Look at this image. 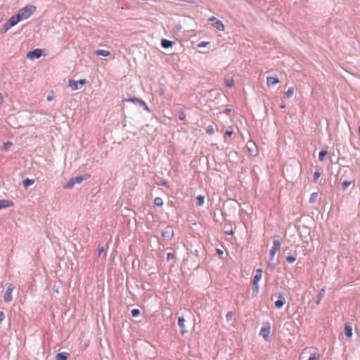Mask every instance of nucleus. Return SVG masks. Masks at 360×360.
Instances as JSON below:
<instances>
[{"mask_svg":"<svg viewBox=\"0 0 360 360\" xmlns=\"http://www.w3.org/2000/svg\"><path fill=\"white\" fill-rule=\"evenodd\" d=\"M36 11V7L33 5H28L21 8L18 12V15L21 20L29 18Z\"/></svg>","mask_w":360,"mask_h":360,"instance_id":"obj_1","label":"nucleus"},{"mask_svg":"<svg viewBox=\"0 0 360 360\" xmlns=\"http://www.w3.org/2000/svg\"><path fill=\"white\" fill-rule=\"evenodd\" d=\"M20 21H21L20 17L18 16V13L16 15H12L10 19L4 24V31L6 32L8 30H9L11 27L15 25L17 23H18Z\"/></svg>","mask_w":360,"mask_h":360,"instance_id":"obj_2","label":"nucleus"},{"mask_svg":"<svg viewBox=\"0 0 360 360\" xmlns=\"http://www.w3.org/2000/svg\"><path fill=\"white\" fill-rule=\"evenodd\" d=\"M271 330V325L269 322L264 323V326L262 327L259 335L263 337V338L267 341L269 339Z\"/></svg>","mask_w":360,"mask_h":360,"instance_id":"obj_3","label":"nucleus"},{"mask_svg":"<svg viewBox=\"0 0 360 360\" xmlns=\"http://www.w3.org/2000/svg\"><path fill=\"white\" fill-rule=\"evenodd\" d=\"M281 247V242L279 240L274 239L273 241V246L271 247L270 250V258L269 260L272 261L274 259V255L276 252L280 250Z\"/></svg>","mask_w":360,"mask_h":360,"instance_id":"obj_4","label":"nucleus"},{"mask_svg":"<svg viewBox=\"0 0 360 360\" xmlns=\"http://www.w3.org/2000/svg\"><path fill=\"white\" fill-rule=\"evenodd\" d=\"M162 236L166 240H169L174 236V230L172 226H167L165 227V230L162 231Z\"/></svg>","mask_w":360,"mask_h":360,"instance_id":"obj_5","label":"nucleus"},{"mask_svg":"<svg viewBox=\"0 0 360 360\" xmlns=\"http://www.w3.org/2000/svg\"><path fill=\"white\" fill-rule=\"evenodd\" d=\"M14 286L13 284H10L7 289L6 290L5 292H4V302H9L12 300L13 299V297H12V292L14 290Z\"/></svg>","mask_w":360,"mask_h":360,"instance_id":"obj_6","label":"nucleus"},{"mask_svg":"<svg viewBox=\"0 0 360 360\" xmlns=\"http://www.w3.org/2000/svg\"><path fill=\"white\" fill-rule=\"evenodd\" d=\"M86 84V79H82L79 81H75L74 79H70L68 82V85L71 88L72 91H75L79 89L78 84L83 86Z\"/></svg>","mask_w":360,"mask_h":360,"instance_id":"obj_7","label":"nucleus"},{"mask_svg":"<svg viewBox=\"0 0 360 360\" xmlns=\"http://www.w3.org/2000/svg\"><path fill=\"white\" fill-rule=\"evenodd\" d=\"M209 20L212 22V25L213 27H214L217 30L222 31L224 30V25L222 23V22L219 20H218L215 17H211Z\"/></svg>","mask_w":360,"mask_h":360,"instance_id":"obj_8","label":"nucleus"},{"mask_svg":"<svg viewBox=\"0 0 360 360\" xmlns=\"http://www.w3.org/2000/svg\"><path fill=\"white\" fill-rule=\"evenodd\" d=\"M274 296L276 297H278V300L275 302V307L277 308V309H281L283 307V305L285 304V297L283 296V295L280 292L278 293H276L274 295Z\"/></svg>","mask_w":360,"mask_h":360,"instance_id":"obj_9","label":"nucleus"},{"mask_svg":"<svg viewBox=\"0 0 360 360\" xmlns=\"http://www.w3.org/2000/svg\"><path fill=\"white\" fill-rule=\"evenodd\" d=\"M247 148H248V150L250 154L252 156L255 157L257 155V147L254 142L248 141L247 143Z\"/></svg>","mask_w":360,"mask_h":360,"instance_id":"obj_10","label":"nucleus"},{"mask_svg":"<svg viewBox=\"0 0 360 360\" xmlns=\"http://www.w3.org/2000/svg\"><path fill=\"white\" fill-rule=\"evenodd\" d=\"M41 55V51L40 49H35L30 51L27 54V57L31 60L39 58Z\"/></svg>","mask_w":360,"mask_h":360,"instance_id":"obj_11","label":"nucleus"},{"mask_svg":"<svg viewBox=\"0 0 360 360\" xmlns=\"http://www.w3.org/2000/svg\"><path fill=\"white\" fill-rule=\"evenodd\" d=\"M262 276V270L261 269H257L256 274L254 275L253 278L252 280V283L253 285H256L258 284V282L261 280Z\"/></svg>","mask_w":360,"mask_h":360,"instance_id":"obj_12","label":"nucleus"},{"mask_svg":"<svg viewBox=\"0 0 360 360\" xmlns=\"http://www.w3.org/2000/svg\"><path fill=\"white\" fill-rule=\"evenodd\" d=\"M344 333L347 338H351L352 337L353 333H352V327L351 323H345V328H344Z\"/></svg>","mask_w":360,"mask_h":360,"instance_id":"obj_13","label":"nucleus"},{"mask_svg":"<svg viewBox=\"0 0 360 360\" xmlns=\"http://www.w3.org/2000/svg\"><path fill=\"white\" fill-rule=\"evenodd\" d=\"M175 44V41H170V40H168L167 39H165V38H162L161 39V46L163 48V49H169V48H171L174 44Z\"/></svg>","mask_w":360,"mask_h":360,"instance_id":"obj_14","label":"nucleus"},{"mask_svg":"<svg viewBox=\"0 0 360 360\" xmlns=\"http://www.w3.org/2000/svg\"><path fill=\"white\" fill-rule=\"evenodd\" d=\"M13 206V202L9 200H0V210L8 208Z\"/></svg>","mask_w":360,"mask_h":360,"instance_id":"obj_15","label":"nucleus"},{"mask_svg":"<svg viewBox=\"0 0 360 360\" xmlns=\"http://www.w3.org/2000/svg\"><path fill=\"white\" fill-rule=\"evenodd\" d=\"M278 83H279V79L277 77H267L268 86H272Z\"/></svg>","mask_w":360,"mask_h":360,"instance_id":"obj_16","label":"nucleus"},{"mask_svg":"<svg viewBox=\"0 0 360 360\" xmlns=\"http://www.w3.org/2000/svg\"><path fill=\"white\" fill-rule=\"evenodd\" d=\"M185 322H186V320H185V319L183 316L179 317V319H178V325H179V326L181 329V333L182 334H184V333L186 332Z\"/></svg>","mask_w":360,"mask_h":360,"instance_id":"obj_17","label":"nucleus"},{"mask_svg":"<svg viewBox=\"0 0 360 360\" xmlns=\"http://www.w3.org/2000/svg\"><path fill=\"white\" fill-rule=\"evenodd\" d=\"M90 177V175L88 174H84V176H78L76 177H73L72 179L75 182V184H79L83 180H86Z\"/></svg>","mask_w":360,"mask_h":360,"instance_id":"obj_18","label":"nucleus"},{"mask_svg":"<svg viewBox=\"0 0 360 360\" xmlns=\"http://www.w3.org/2000/svg\"><path fill=\"white\" fill-rule=\"evenodd\" d=\"M325 293H326V287H323V288H322L320 290V291H319V294H318V295H317V300H316V303L317 304H319L321 303V300H322V299L324 297V296H325Z\"/></svg>","mask_w":360,"mask_h":360,"instance_id":"obj_19","label":"nucleus"},{"mask_svg":"<svg viewBox=\"0 0 360 360\" xmlns=\"http://www.w3.org/2000/svg\"><path fill=\"white\" fill-rule=\"evenodd\" d=\"M95 53L97 56H101L104 57L109 56L110 55V52L107 50L98 49L95 51Z\"/></svg>","mask_w":360,"mask_h":360,"instance_id":"obj_20","label":"nucleus"},{"mask_svg":"<svg viewBox=\"0 0 360 360\" xmlns=\"http://www.w3.org/2000/svg\"><path fill=\"white\" fill-rule=\"evenodd\" d=\"M68 354L65 352L58 353L56 356V360H67L68 357Z\"/></svg>","mask_w":360,"mask_h":360,"instance_id":"obj_21","label":"nucleus"},{"mask_svg":"<svg viewBox=\"0 0 360 360\" xmlns=\"http://www.w3.org/2000/svg\"><path fill=\"white\" fill-rule=\"evenodd\" d=\"M22 184H23V186L25 188H27L32 184H34V179H25L23 180L22 181Z\"/></svg>","mask_w":360,"mask_h":360,"instance_id":"obj_22","label":"nucleus"},{"mask_svg":"<svg viewBox=\"0 0 360 360\" xmlns=\"http://www.w3.org/2000/svg\"><path fill=\"white\" fill-rule=\"evenodd\" d=\"M205 202V197L200 195L196 197V205L198 206H202Z\"/></svg>","mask_w":360,"mask_h":360,"instance_id":"obj_23","label":"nucleus"},{"mask_svg":"<svg viewBox=\"0 0 360 360\" xmlns=\"http://www.w3.org/2000/svg\"><path fill=\"white\" fill-rule=\"evenodd\" d=\"M318 196H319V194L317 192H314V193H311V195L309 198V202L311 204L316 202L317 200Z\"/></svg>","mask_w":360,"mask_h":360,"instance_id":"obj_24","label":"nucleus"},{"mask_svg":"<svg viewBox=\"0 0 360 360\" xmlns=\"http://www.w3.org/2000/svg\"><path fill=\"white\" fill-rule=\"evenodd\" d=\"M328 152L325 150H321L319 153V160L322 162L324 160Z\"/></svg>","mask_w":360,"mask_h":360,"instance_id":"obj_25","label":"nucleus"},{"mask_svg":"<svg viewBox=\"0 0 360 360\" xmlns=\"http://www.w3.org/2000/svg\"><path fill=\"white\" fill-rule=\"evenodd\" d=\"M225 84L226 86L232 88L234 86V81L232 78L225 79Z\"/></svg>","mask_w":360,"mask_h":360,"instance_id":"obj_26","label":"nucleus"},{"mask_svg":"<svg viewBox=\"0 0 360 360\" xmlns=\"http://www.w3.org/2000/svg\"><path fill=\"white\" fill-rule=\"evenodd\" d=\"M75 182H74L73 179H72V178H71V179L68 181V183L64 186V188H68V189H70V188H72L74 186V185H75Z\"/></svg>","mask_w":360,"mask_h":360,"instance_id":"obj_27","label":"nucleus"},{"mask_svg":"<svg viewBox=\"0 0 360 360\" xmlns=\"http://www.w3.org/2000/svg\"><path fill=\"white\" fill-rule=\"evenodd\" d=\"M294 94V89L293 87H290L288 89V91L285 92V96L287 98H291Z\"/></svg>","mask_w":360,"mask_h":360,"instance_id":"obj_28","label":"nucleus"},{"mask_svg":"<svg viewBox=\"0 0 360 360\" xmlns=\"http://www.w3.org/2000/svg\"><path fill=\"white\" fill-rule=\"evenodd\" d=\"M351 181H345L342 183V191H346L348 187L350 186Z\"/></svg>","mask_w":360,"mask_h":360,"instance_id":"obj_29","label":"nucleus"},{"mask_svg":"<svg viewBox=\"0 0 360 360\" xmlns=\"http://www.w3.org/2000/svg\"><path fill=\"white\" fill-rule=\"evenodd\" d=\"M296 260V257L295 256H292V255H288L287 257H286V262L289 264H292L294 262H295Z\"/></svg>","mask_w":360,"mask_h":360,"instance_id":"obj_30","label":"nucleus"},{"mask_svg":"<svg viewBox=\"0 0 360 360\" xmlns=\"http://www.w3.org/2000/svg\"><path fill=\"white\" fill-rule=\"evenodd\" d=\"M206 132L210 135H212L214 134V129L213 126L209 125L206 129Z\"/></svg>","mask_w":360,"mask_h":360,"instance_id":"obj_31","label":"nucleus"},{"mask_svg":"<svg viewBox=\"0 0 360 360\" xmlns=\"http://www.w3.org/2000/svg\"><path fill=\"white\" fill-rule=\"evenodd\" d=\"M13 145V143L11 141H7L5 143L3 146V150H8Z\"/></svg>","mask_w":360,"mask_h":360,"instance_id":"obj_32","label":"nucleus"},{"mask_svg":"<svg viewBox=\"0 0 360 360\" xmlns=\"http://www.w3.org/2000/svg\"><path fill=\"white\" fill-rule=\"evenodd\" d=\"M141 314V311L139 309H134L131 311V315L133 317H137Z\"/></svg>","mask_w":360,"mask_h":360,"instance_id":"obj_33","label":"nucleus"},{"mask_svg":"<svg viewBox=\"0 0 360 360\" xmlns=\"http://www.w3.org/2000/svg\"><path fill=\"white\" fill-rule=\"evenodd\" d=\"M127 101H131L133 103H139L142 105H146L145 103L143 101H141L138 98H131L127 100Z\"/></svg>","mask_w":360,"mask_h":360,"instance_id":"obj_34","label":"nucleus"},{"mask_svg":"<svg viewBox=\"0 0 360 360\" xmlns=\"http://www.w3.org/2000/svg\"><path fill=\"white\" fill-rule=\"evenodd\" d=\"M321 176V172L319 171V170H316L315 172H314V181L315 182L317 181L318 179Z\"/></svg>","mask_w":360,"mask_h":360,"instance_id":"obj_35","label":"nucleus"},{"mask_svg":"<svg viewBox=\"0 0 360 360\" xmlns=\"http://www.w3.org/2000/svg\"><path fill=\"white\" fill-rule=\"evenodd\" d=\"M319 358V355L316 353H314L309 356L308 360H317Z\"/></svg>","mask_w":360,"mask_h":360,"instance_id":"obj_36","label":"nucleus"},{"mask_svg":"<svg viewBox=\"0 0 360 360\" xmlns=\"http://www.w3.org/2000/svg\"><path fill=\"white\" fill-rule=\"evenodd\" d=\"M178 118L181 120V121H184L186 120V114L183 112H179V115H178Z\"/></svg>","mask_w":360,"mask_h":360,"instance_id":"obj_37","label":"nucleus"},{"mask_svg":"<svg viewBox=\"0 0 360 360\" xmlns=\"http://www.w3.org/2000/svg\"><path fill=\"white\" fill-rule=\"evenodd\" d=\"M259 292V286H258V284H256V285H253V288H252V293H253V295H256Z\"/></svg>","mask_w":360,"mask_h":360,"instance_id":"obj_38","label":"nucleus"},{"mask_svg":"<svg viewBox=\"0 0 360 360\" xmlns=\"http://www.w3.org/2000/svg\"><path fill=\"white\" fill-rule=\"evenodd\" d=\"M233 315V314L231 311H229L227 313L226 317V319H227L228 321H231L232 319Z\"/></svg>","mask_w":360,"mask_h":360,"instance_id":"obj_39","label":"nucleus"},{"mask_svg":"<svg viewBox=\"0 0 360 360\" xmlns=\"http://www.w3.org/2000/svg\"><path fill=\"white\" fill-rule=\"evenodd\" d=\"M233 134V131L231 130H226L224 133V138H226V136H231V135Z\"/></svg>","mask_w":360,"mask_h":360,"instance_id":"obj_40","label":"nucleus"},{"mask_svg":"<svg viewBox=\"0 0 360 360\" xmlns=\"http://www.w3.org/2000/svg\"><path fill=\"white\" fill-rule=\"evenodd\" d=\"M210 43L209 42H206V41H201L199 44H198V47H205L207 44H209Z\"/></svg>","mask_w":360,"mask_h":360,"instance_id":"obj_41","label":"nucleus"},{"mask_svg":"<svg viewBox=\"0 0 360 360\" xmlns=\"http://www.w3.org/2000/svg\"><path fill=\"white\" fill-rule=\"evenodd\" d=\"M174 257V255L173 253H171V252L167 253V259L168 261L172 259H173Z\"/></svg>","mask_w":360,"mask_h":360,"instance_id":"obj_42","label":"nucleus"},{"mask_svg":"<svg viewBox=\"0 0 360 360\" xmlns=\"http://www.w3.org/2000/svg\"><path fill=\"white\" fill-rule=\"evenodd\" d=\"M53 92L51 91V95H49V96H47V101H52L53 99Z\"/></svg>","mask_w":360,"mask_h":360,"instance_id":"obj_43","label":"nucleus"},{"mask_svg":"<svg viewBox=\"0 0 360 360\" xmlns=\"http://www.w3.org/2000/svg\"><path fill=\"white\" fill-rule=\"evenodd\" d=\"M167 181L166 180H162L159 182V186L160 185H162V186H167Z\"/></svg>","mask_w":360,"mask_h":360,"instance_id":"obj_44","label":"nucleus"},{"mask_svg":"<svg viewBox=\"0 0 360 360\" xmlns=\"http://www.w3.org/2000/svg\"><path fill=\"white\" fill-rule=\"evenodd\" d=\"M4 319V314L2 311H0V323Z\"/></svg>","mask_w":360,"mask_h":360,"instance_id":"obj_45","label":"nucleus"},{"mask_svg":"<svg viewBox=\"0 0 360 360\" xmlns=\"http://www.w3.org/2000/svg\"><path fill=\"white\" fill-rule=\"evenodd\" d=\"M225 233L227 235H232L233 233V232L232 230H227V231H225Z\"/></svg>","mask_w":360,"mask_h":360,"instance_id":"obj_46","label":"nucleus"},{"mask_svg":"<svg viewBox=\"0 0 360 360\" xmlns=\"http://www.w3.org/2000/svg\"><path fill=\"white\" fill-rule=\"evenodd\" d=\"M103 247H100L98 248V255H100L103 252Z\"/></svg>","mask_w":360,"mask_h":360,"instance_id":"obj_47","label":"nucleus"},{"mask_svg":"<svg viewBox=\"0 0 360 360\" xmlns=\"http://www.w3.org/2000/svg\"><path fill=\"white\" fill-rule=\"evenodd\" d=\"M165 224H166L165 222H160V223H159V229L160 227H165Z\"/></svg>","mask_w":360,"mask_h":360,"instance_id":"obj_48","label":"nucleus"},{"mask_svg":"<svg viewBox=\"0 0 360 360\" xmlns=\"http://www.w3.org/2000/svg\"><path fill=\"white\" fill-rule=\"evenodd\" d=\"M163 204V201L161 198H159V207L162 206Z\"/></svg>","mask_w":360,"mask_h":360,"instance_id":"obj_49","label":"nucleus"},{"mask_svg":"<svg viewBox=\"0 0 360 360\" xmlns=\"http://www.w3.org/2000/svg\"><path fill=\"white\" fill-rule=\"evenodd\" d=\"M217 252H218L219 255H222L223 254V251L221 250H220V249L217 250Z\"/></svg>","mask_w":360,"mask_h":360,"instance_id":"obj_50","label":"nucleus"},{"mask_svg":"<svg viewBox=\"0 0 360 360\" xmlns=\"http://www.w3.org/2000/svg\"><path fill=\"white\" fill-rule=\"evenodd\" d=\"M158 198H156L154 199V204L158 205Z\"/></svg>","mask_w":360,"mask_h":360,"instance_id":"obj_51","label":"nucleus"},{"mask_svg":"<svg viewBox=\"0 0 360 360\" xmlns=\"http://www.w3.org/2000/svg\"><path fill=\"white\" fill-rule=\"evenodd\" d=\"M269 267H271V269H274V266H272V264H270V262L268 264Z\"/></svg>","mask_w":360,"mask_h":360,"instance_id":"obj_52","label":"nucleus"},{"mask_svg":"<svg viewBox=\"0 0 360 360\" xmlns=\"http://www.w3.org/2000/svg\"><path fill=\"white\" fill-rule=\"evenodd\" d=\"M285 108V104H281V108L284 109Z\"/></svg>","mask_w":360,"mask_h":360,"instance_id":"obj_53","label":"nucleus"},{"mask_svg":"<svg viewBox=\"0 0 360 360\" xmlns=\"http://www.w3.org/2000/svg\"><path fill=\"white\" fill-rule=\"evenodd\" d=\"M158 94H159V95H160V94H161V92H160V89H159V91H158Z\"/></svg>","mask_w":360,"mask_h":360,"instance_id":"obj_54","label":"nucleus"}]
</instances>
